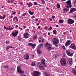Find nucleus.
I'll use <instances>...</instances> for the list:
<instances>
[{"label": "nucleus", "mask_w": 76, "mask_h": 76, "mask_svg": "<svg viewBox=\"0 0 76 76\" xmlns=\"http://www.w3.org/2000/svg\"><path fill=\"white\" fill-rule=\"evenodd\" d=\"M26 15V13L23 14L22 15L23 16H25Z\"/></svg>", "instance_id": "obj_48"}, {"label": "nucleus", "mask_w": 76, "mask_h": 76, "mask_svg": "<svg viewBox=\"0 0 76 76\" xmlns=\"http://www.w3.org/2000/svg\"><path fill=\"white\" fill-rule=\"evenodd\" d=\"M41 47H42V46H41L40 45L38 46V47L39 48H40Z\"/></svg>", "instance_id": "obj_44"}, {"label": "nucleus", "mask_w": 76, "mask_h": 76, "mask_svg": "<svg viewBox=\"0 0 76 76\" xmlns=\"http://www.w3.org/2000/svg\"><path fill=\"white\" fill-rule=\"evenodd\" d=\"M52 42H53V44L55 45V46L56 47H58V44L59 42L58 39L57 38H55L53 39L52 40Z\"/></svg>", "instance_id": "obj_1"}, {"label": "nucleus", "mask_w": 76, "mask_h": 76, "mask_svg": "<svg viewBox=\"0 0 76 76\" xmlns=\"http://www.w3.org/2000/svg\"><path fill=\"white\" fill-rule=\"evenodd\" d=\"M48 35H50V33L48 32Z\"/></svg>", "instance_id": "obj_61"}, {"label": "nucleus", "mask_w": 76, "mask_h": 76, "mask_svg": "<svg viewBox=\"0 0 76 76\" xmlns=\"http://www.w3.org/2000/svg\"><path fill=\"white\" fill-rule=\"evenodd\" d=\"M42 4H45V1L44 0L42 1Z\"/></svg>", "instance_id": "obj_47"}, {"label": "nucleus", "mask_w": 76, "mask_h": 76, "mask_svg": "<svg viewBox=\"0 0 76 76\" xmlns=\"http://www.w3.org/2000/svg\"><path fill=\"white\" fill-rule=\"evenodd\" d=\"M39 45H40L41 46H42H42H43V45H44V44H40Z\"/></svg>", "instance_id": "obj_51"}, {"label": "nucleus", "mask_w": 76, "mask_h": 76, "mask_svg": "<svg viewBox=\"0 0 76 76\" xmlns=\"http://www.w3.org/2000/svg\"><path fill=\"white\" fill-rule=\"evenodd\" d=\"M18 40H19V41H21V40H22V39H21V38H20V37H18Z\"/></svg>", "instance_id": "obj_36"}, {"label": "nucleus", "mask_w": 76, "mask_h": 76, "mask_svg": "<svg viewBox=\"0 0 76 76\" xmlns=\"http://www.w3.org/2000/svg\"><path fill=\"white\" fill-rule=\"evenodd\" d=\"M41 66V64L40 63H38L37 64V66L39 68Z\"/></svg>", "instance_id": "obj_22"}, {"label": "nucleus", "mask_w": 76, "mask_h": 76, "mask_svg": "<svg viewBox=\"0 0 76 76\" xmlns=\"http://www.w3.org/2000/svg\"><path fill=\"white\" fill-rule=\"evenodd\" d=\"M45 67L44 66L41 65V66L39 68L40 69V70H44L45 69Z\"/></svg>", "instance_id": "obj_21"}, {"label": "nucleus", "mask_w": 76, "mask_h": 76, "mask_svg": "<svg viewBox=\"0 0 76 76\" xmlns=\"http://www.w3.org/2000/svg\"><path fill=\"white\" fill-rule=\"evenodd\" d=\"M34 4L35 5H38V3L36 2H34Z\"/></svg>", "instance_id": "obj_39"}, {"label": "nucleus", "mask_w": 76, "mask_h": 76, "mask_svg": "<svg viewBox=\"0 0 76 76\" xmlns=\"http://www.w3.org/2000/svg\"><path fill=\"white\" fill-rule=\"evenodd\" d=\"M70 42H71V41L67 40L65 44L66 47H68V45H69L70 44Z\"/></svg>", "instance_id": "obj_17"}, {"label": "nucleus", "mask_w": 76, "mask_h": 76, "mask_svg": "<svg viewBox=\"0 0 76 76\" xmlns=\"http://www.w3.org/2000/svg\"><path fill=\"white\" fill-rule=\"evenodd\" d=\"M53 32L54 34H57V31L56 30H53Z\"/></svg>", "instance_id": "obj_30"}, {"label": "nucleus", "mask_w": 76, "mask_h": 76, "mask_svg": "<svg viewBox=\"0 0 76 76\" xmlns=\"http://www.w3.org/2000/svg\"><path fill=\"white\" fill-rule=\"evenodd\" d=\"M45 47L46 49L48 50V51H50L51 50V45L48 44V43H46L45 45Z\"/></svg>", "instance_id": "obj_3"}, {"label": "nucleus", "mask_w": 76, "mask_h": 76, "mask_svg": "<svg viewBox=\"0 0 76 76\" xmlns=\"http://www.w3.org/2000/svg\"><path fill=\"white\" fill-rule=\"evenodd\" d=\"M6 18V15H3L2 17V19L3 20L4 19V18Z\"/></svg>", "instance_id": "obj_27"}, {"label": "nucleus", "mask_w": 76, "mask_h": 76, "mask_svg": "<svg viewBox=\"0 0 76 76\" xmlns=\"http://www.w3.org/2000/svg\"><path fill=\"white\" fill-rule=\"evenodd\" d=\"M62 48L63 49H64V50H66V48H65V47L64 46H62Z\"/></svg>", "instance_id": "obj_35"}, {"label": "nucleus", "mask_w": 76, "mask_h": 76, "mask_svg": "<svg viewBox=\"0 0 76 76\" xmlns=\"http://www.w3.org/2000/svg\"><path fill=\"white\" fill-rule=\"evenodd\" d=\"M40 27H41L40 26H38V29H40Z\"/></svg>", "instance_id": "obj_56"}, {"label": "nucleus", "mask_w": 76, "mask_h": 76, "mask_svg": "<svg viewBox=\"0 0 76 76\" xmlns=\"http://www.w3.org/2000/svg\"><path fill=\"white\" fill-rule=\"evenodd\" d=\"M64 57H66V55L65 53H64Z\"/></svg>", "instance_id": "obj_41"}, {"label": "nucleus", "mask_w": 76, "mask_h": 76, "mask_svg": "<svg viewBox=\"0 0 76 76\" xmlns=\"http://www.w3.org/2000/svg\"><path fill=\"white\" fill-rule=\"evenodd\" d=\"M57 7L58 9H59V8L60 7V5L59 4H57Z\"/></svg>", "instance_id": "obj_33"}, {"label": "nucleus", "mask_w": 76, "mask_h": 76, "mask_svg": "<svg viewBox=\"0 0 76 76\" xmlns=\"http://www.w3.org/2000/svg\"><path fill=\"white\" fill-rule=\"evenodd\" d=\"M73 4H75V6H76V0H74L73 1Z\"/></svg>", "instance_id": "obj_26"}, {"label": "nucleus", "mask_w": 76, "mask_h": 76, "mask_svg": "<svg viewBox=\"0 0 76 76\" xmlns=\"http://www.w3.org/2000/svg\"><path fill=\"white\" fill-rule=\"evenodd\" d=\"M59 22L61 23H63V20H59Z\"/></svg>", "instance_id": "obj_31"}, {"label": "nucleus", "mask_w": 76, "mask_h": 76, "mask_svg": "<svg viewBox=\"0 0 76 76\" xmlns=\"http://www.w3.org/2000/svg\"><path fill=\"white\" fill-rule=\"evenodd\" d=\"M47 26H46L45 27V29H47Z\"/></svg>", "instance_id": "obj_53"}, {"label": "nucleus", "mask_w": 76, "mask_h": 76, "mask_svg": "<svg viewBox=\"0 0 76 76\" xmlns=\"http://www.w3.org/2000/svg\"><path fill=\"white\" fill-rule=\"evenodd\" d=\"M41 63H42L43 65L45 66V67H47V65L45 64V59H42L41 61Z\"/></svg>", "instance_id": "obj_13"}, {"label": "nucleus", "mask_w": 76, "mask_h": 76, "mask_svg": "<svg viewBox=\"0 0 76 76\" xmlns=\"http://www.w3.org/2000/svg\"><path fill=\"white\" fill-rule=\"evenodd\" d=\"M35 20L36 21H38V19L36 18V19Z\"/></svg>", "instance_id": "obj_57"}, {"label": "nucleus", "mask_w": 76, "mask_h": 76, "mask_svg": "<svg viewBox=\"0 0 76 76\" xmlns=\"http://www.w3.org/2000/svg\"><path fill=\"white\" fill-rule=\"evenodd\" d=\"M13 17L11 16L10 18H11V19H12V18H13Z\"/></svg>", "instance_id": "obj_60"}, {"label": "nucleus", "mask_w": 76, "mask_h": 76, "mask_svg": "<svg viewBox=\"0 0 76 76\" xmlns=\"http://www.w3.org/2000/svg\"><path fill=\"white\" fill-rule=\"evenodd\" d=\"M31 18H32V19H34V18H35V16H33V17H32Z\"/></svg>", "instance_id": "obj_49"}, {"label": "nucleus", "mask_w": 76, "mask_h": 76, "mask_svg": "<svg viewBox=\"0 0 76 76\" xmlns=\"http://www.w3.org/2000/svg\"><path fill=\"white\" fill-rule=\"evenodd\" d=\"M14 15H15L16 14V12L12 11Z\"/></svg>", "instance_id": "obj_46"}, {"label": "nucleus", "mask_w": 76, "mask_h": 76, "mask_svg": "<svg viewBox=\"0 0 76 76\" xmlns=\"http://www.w3.org/2000/svg\"><path fill=\"white\" fill-rule=\"evenodd\" d=\"M34 58V55H33L32 56L31 58L32 59H33Z\"/></svg>", "instance_id": "obj_43"}, {"label": "nucleus", "mask_w": 76, "mask_h": 76, "mask_svg": "<svg viewBox=\"0 0 76 76\" xmlns=\"http://www.w3.org/2000/svg\"><path fill=\"white\" fill-rule=\"evenodd\" d=\"M31 65L32 66H35V63L34 62H32Z\"/></svg>", "instance_id": "obj_32"}, {"label": "nucleus", "mask_w": 76, "mask_h": 76, "mask_svg": "<svg viewBox=\"0 0 76 76\" xmlns=\"http://www.w3.org/2000/svg\"><path fill=\"white\" fill-rule=\"evenodd\" d=\"M64 35H66V32H65L64 33Z\"/></svg>", "instance_id": "obj_62"}, {"label": "nucleus", "mask_w": 76, "mask_h": 76, "mask_svg": "<svg viewBox=\"0 0 76 76\" xmlns=\"http://www.w3.org/2000/svg\"><path fill=\"white\" fill-rule=\"evenodd\" d=\"M69 6H67L66 8H65L63 9V10L65 12H66L67 11H69Z\"/></svg>", "instance_id": "obj_18"}, {"label": "nucleus", "mask_w": 76, "mask_h": 76, "mask_svg": "<svg viewBox=\"0 0 76 76\" xmlns=\"http://www.w3.org/2000/svg\"><path fill=\"white\" fill-rule=\"evenodd\" d=\"M44 73H45V76H49V75H48V74H47V73H46L45 72H44Z\"/></svg>", "instance_id": "obj_40"}, {"label": "nucleus", "mask_w": 76, "mask_h": 76, "mask_svg": "<svg viewBox=\"0 0 76 76\" xmlns=\"http://www.w3.org/2000/svg\"><path fill=\"white\" fill-rule=\"evenodd\" d=\"M11 3H14V1H15V0H11Z\"/></svg>", "instance_id": "obj_42"}, {"label": "nucleus", "mask_w": 76, "mask_h": 76, "mask_svg": "<svg viewBox=\"0 0 76 76\" xmlns=\"http://www.w3.org/2000/svg\"><path fill=\"white\" fill-rule=\"evenodd\" d=\"M72 61H73V60L72 58H69L68 61V63L69 66H72Z\"/></svg>", "instance_id": "obj_7"}, {"label": "nucleus", "mask_w": 76, "mask_h": 76, "mask_svg": "<svg viewBox=\"0 0 76 76\" xmlns=\"http://www.w3.org/2000/svg\"><path fill=\"white\" fill-rule=\"evenodd\" d=\"M12 34L13 37H16L17 35L18 34V31H15V32L12 33Z\"/></svg>", "instance_id": "obj_14"}, {"label": "nucleus", "mask_w": 76, "mask_h": 76, "mask_svg": "<svg viewBox=\"0 0 76 76\" xmlns=\"http://www.w3.org/2000/svg\"><path fill=\"white\" fill-rule=\"evenodd\" d=\"M29 58V55L28 53L24 55V59L27 60Z\"/></svg>", "instance_id": "obj_9"}, {"label": "nucleus", "mask_w": 76, "mask_h": 76, "mask_svg": "<svg viewBox=\"0 0 76 76\" xmlns=\"http://www.w3.org/2000/svg\"><path fill=\"white\" fill-rule=\"evenodd\" d=\"M66 53L67 55H68V56H70L71 57L73 56V54H71L70 52V51H69V50H66Z\"/></svg>", "instance_id": "obj_15"}, {"label": "nucleus", "mask_w": 76, "mask_h": 76, "mask_svg": "<svg viewBox=\"0 0 76 76\" xmlns=\"http://www.w3.org/2000/svg\"><path fill=\"white\" fill-rule=\"evenodd\" d=\"M20 29L21 30H22L23 29L22 28H20Z\"/></svg>", "instance_id": "obj_63"}, {"label": "nucleus", "mask_w": 76, "mask_h": 76, "mask_svg": "<svg viewBox=\"0 0 76 76\" xmlns=\"http://www.w3.org/2000/svg\"><path fill=\"white\" fill-rule=\"evenodd\" d=\"M68 21V23L69 24H72L74 22V20L72 19H69Z\"/></svg>", "instance_id": "obj_12"}, {"label": "nucleus", "mask_w": 76, "mask_h": 76, "mask_svg": "<svg viewBox=\"0 0 76 76\" xmlns=\"http://www.w3.org/2000/svg\"><path fill=\"white\" fill-rule=\"evenodd\" d=\"M15 27H16V28H18V25H16Z\"/></svg>", "instance_id": "obj_59"}, {"label": "nucleus", "mask_w": 76, "mask_h": 76, "mask_svg": "<svg viewBox=\"0 0 76 76\" xmlns=\"http://www.w3.org/2000/svg\"><path fill=\"white\" fill-rule=\"evenodd\" d=\"M69 48H72L73 50H76V46L75 45V44L74 43H72L71 45L69 47Z\"/></svg>", "instance_id": "obj_5"}, {"label": "nucleus", "mask_w": 76, "mask_h": 76, "mask_svg": "<svg viewBox=\"0 0 76 76\" xmlns=\"http://www.w3.org/2000/svg\"><path fill=\"white\" fill-rule=\"evenodd\" d=\"M0 19H2V16H0Z\"/></svg>", "instance_id": "obj_52"}, {"label": "nucleus", "mask_w": 76, "mask_h": 76, "mask_svg": "<svg viewBox=\"0 0 76 76\" xmlns=\"http://www.w3.org/2000/svg\"><path fill=\"white\" fill-rule=\"evenodd\" d=\"M56 26V27H57V28H58V27L59 26H58V25H57Z\"/></svg>", "instance_id": "obj_64"}, {"label": "nucleus", "mask_w": 76, "mask_h": 76, "mask_svg": "<svg viewBox=\"0 0 76 76\" xmlns=\"http://www.w3.org/2000/svg\"><path fill=\"white\" fill-rule=\"evenodd\" d=\"M4 29H6V28H7V27H6V26H4Z\"/></svg>", "instance_id": "obj_54"}, {"label": "nucleus", "mask_w": 76, "mask_h": 76, "mask_svg": "<svg viewBox=\"0 0 76 76\" xmlns=\"http://www.w3.org/2000/svg\"><path fill=\"white\" fill-rule=\"evenodd\" d=\"M37 38H38V37L37 35H35L34 37L33 40H34V39H37Z\"/></svg>", "instance_id": "obj_25"}, {"label": "nucleus", "mask_w": 76, "mask_h": 76, "mask_svg": "<svg viewBox=\"0 0 76 76\" xmlns=\"http://www.w3.org/2000/svg\"><path fill=\"white\" fill-rule=\"evenodd\" d=\"M27 5H28V7H31V6H32V3H30L29 4L28 3H27Z\"/></svg>", "instance_id": "obj_24"}, {"label": "nucleus", "mask_w": 76, "mask_h": 76, "mask_svg": "<svg viewBox=\"0 0 76 76\" xmlns=\"http://www.w3.org/2000/svg\"><path fill=\"white\" fill-rule=\"evenodd\" d=\"M20 4H21L22 5V4H23V3H21V2H20Z\"/></svg>", "instance_id": "obj_58"}, {"label": "nucleus", "mask_w": 76, "mask_h": 76, "mask_svg": "<svg viewBox=\"0 0 76 76\" xmlns=\"http://www.w3.org/2000/svg\"><path fill=\"white\" fill-rule=\"evenodd\" d=\"M37 52L38 54H41V50H37Z\"/></svg>", "instance_id": "obj_28"}, {"label": "nucleus", "mask_w": 76, "mask_h": 76, "mask_svg": "<svg viewBox=\"0 0 76 76\" xmlns=\"http://www.w3.org/2000/svg\"><path fill=\"white\" fill-rule=\"evenodd\" d=\"M72 72L74 75H76V70L74 68L72 69Z\"/></svg>", "instance_id": "obj_20"}, {"label": "nucleus", "mask_w": 76, "mask_h": 76, "mask_svg": "<svg viewBox=\"0 0 76 76\" xmlns=\"http://www.w3.org/2000/svg\"><path fill=\"white\" fill-rule=\"evenodd\" d=\"M55 57L56 58H57V57H58V55H57V54H56L55 55Z\"/></svg>", "instance_id": "obj_34"}, {"label": "nucleus", "mask_w": 76, "mask_h": 76, "mask_svg": "<svg viewBox=\"0 0 76 76\" xmlns=\"http://www.w3.org/2000/svg\"><path fill=\"white\" fill-rule=\"evenodd\" d=\"M8 27H7V28H6V29H7L8 30H12L13 29V28H10V26H9V28H7Z\"/></svg>", "instance_id": "obj_23"}, {"label": "nucleus", "mask_w": 76, "mask_h": 76, "mask_svg": "<svg viewBox=\"0 0 76 76\" xmlns=\"http://www.w3.org/2000/svg\"><path fill=\"white\" fill-rule=\"evenodd\" d=\"M60 62L62 66H66V65H67L66 60L65 59V58H62L61 60L60 61Z\"/></svg>", "instance_id": "obj_2"}, {"label": "nucleus", "mask_w": 76, "mask_h": 76, "mask_svg": "<svg viewBox=\"0 0 76 76\" xmlns=\"http://www.w3.org/2000/svg\"><path fill=\"white\" fill-rule=\"evenodd\" d=\"M28 45L32 47L33 48H35L36 47V44H33L32 43H30L28 44Z\"/></svg>", "instance_id": "obj_8"}, {"label": "nucleus", "mask_w": 76, "mask_h": 76, "mask_svg": "<svg viewBox=\"0 0 76 76\" xmlns=\"http://www.w3.org/2000/svg\"><path fill=\"white\" fill-rule=\"evenodd\" d=\"M8 3H12L11 2V1H10V0H9L8 1Z\"/></svg>", "instance_id": "obj_45"}, {"label": "nucleus", "mask_w": 76, "mask_h": 76, "mask_svg": "<svg viewBox=\"0 0 76 76\" xmlns=\"http://www.w3.org/2000/svg\"><path fill=\"white\" fill-rule=\"evenodd\" d=\"M23 35L24 36V38H29V34L28 33H24Z\"/></svg>", "instance_id": "obj_10"}, {"label": "nucleus", "mask_w": 76, "mask_h": 76, "mask_svg": "<svg viewBox=\"0 0 76 76\" xmlns=\"http://www.w3.org/2000/svg\"><path fill=\"white\" fill-rule=\"evenodd\" d=\"M52 18L53 19H54V18H55V16H52Z\"/></svg>", "instance_id": "obj_50"}, {"label": "nucleus", "mask_w": 76, "mask_h": 76, "mask_svg": "<svg viewBox=\"0 0 76 76\" xmlns=\"http://www.w3.org/2000/svg\"><path fill=\"white\" fill-rule=\"evenodd\" d=\"M29 13L31 15H32L34 14V12H31V11H29Z\"/></svg>", "instance_id": "obj_29"}, {"label": "nucleus", "mask_w": 76, "mask_h": 76, "mask_svg": "<svg viewBox=\"0 0 76 76\" xmlns=\"http://www.w3.org/2000/svg\"><path fill=\"white\" fill-rule=\"evenodd\" d=\"M8 67H9V66H4V68H5V69H6V68H7Z\"/></svg>", "instance_id": "obj_38"}, {"label": "nucleus", "mask_w": 76, "mask_h": 76, "mask_svg": "<svg viewBox=\"0 0 76 76\" xmlns=\"http://www.w3.org/2000/svg\"><path fill=\"white\" fill-rule=\"evenodd\" d=\"M66 3L67 4V5L69 6V7H71L72 6V4H71V0H68L66 2Z\"/></svg>", "instance_id": "obj_11"}, {"label": "nucleus", "mask_w": 76, "mask_h": 76, "mask_svg": "<svg viewBox=\"0 0 76 76\" xmlns=\"http://www.w3.org/2000/svg\"><path fill=\"white\" fill-rule=\"evenodd\" d=\"M10 48H13L14 49L15 48L12 47V46H7L6 48V50H8Z\"/></svg>", "instance_id": "obj_19"}, {"label": "nucleus", "mask_w": 76, "mask_h": 76, "mask_svg": "<svg viewBox=\"0 0 76 76\" xmlns=\"http://www.w3.org/2000/svg\"><path fill=\"white\" fill-rule=\"evenodd\" d=\"M52 27H50V28H49L48 29V30H49V31H50V30H51V29H52Z\"/></svg>", "instance_id": "obj_37"}, {"label": "nucleus", "mask_w": 76, "mask_h": 76, "mask_svg": "<svg viewBox=\"0 0 76 76\" xmlns=\"http://www.w3.org/2000/svg\"><path fill=\"white\" fill-rule=\"evenodd\" d=\"M76 8H71V9L70 11L69 12V13H73L74 12H75V11H76Z\"/></svg>", "instance_id": "obj_16"}, {"label": "nucleus", "mask_w": 76, "mask_h": 76, "mask_svg": "<svg viewBox=\"0 0 76 76\" xmlns=\"http://www.w3.org/2000/svg\"><path fill=\"white\" fill-rule=\"evenodd\" d=\"M20 76H26L25 75H20Z\"/></svg>", "instance_id": "obj_55"}, {"label": "nucleus", "mask_w": 76, "mask_h": 76, "mask_svg": "<svg viewBox=\"0 0 76 76\" xmlns=\"http://www.w3.org/2000/svg\"><path fill=\"white\" fill-rule=\"evenodd\" d=\"M17 72H19L20 74H23L24 73V72L22 71V70L20 69V66H18L17 68Z\"/></svg>", "instance_id": "obj_4"}, {"label": "nucleus", "mask_w": 76, "mask_h": 76, "mask_svg": "<svg viewBox=\"0 0 76 76\" xmlns=\"http://www.w3.org/2000/svg\"><path fill=\"white\" fill-rule=\"evenodd\" d=\"M40 75V73L39 72H38L37 71H35L34 72H33V76H39Z\"/></svg>", "instance_id": "obj_6"}]
</instances>
